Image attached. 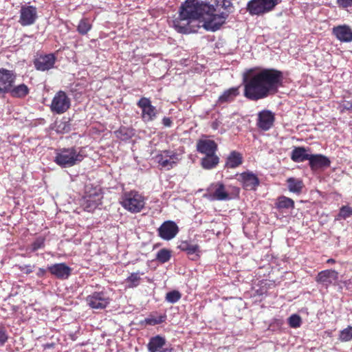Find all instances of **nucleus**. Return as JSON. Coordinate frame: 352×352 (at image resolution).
I'll return each instance as SVG.
<instances>
[{
	"label": "nucleus",
	"mask_w": 352,
	"mask_h": 352,
	"mask_svg": "<svg viewBox=\"0 0 352 352\" xmlns=\"http://www.w3.org/2000/svg\"><path fill=\"white\" fill-rule=\"evenodd\" d=\"M283 81L281 72L274 69H250L243 75V96L252 101L277 93Z\"/></svg>",
	"instance_id": "nucleus-1"
},
{
	"label": "nucleus",
	"mask_w": 352,
	"mask_h": 352,
	"mask_svg": "<svg viewBox=\"0 0 352 352\" xmlns=\"http://www.w3.org/2000/svg\"><path fill=\"white\" fill-rule=\"evenodd\" d=\"M209 10L207 3L200 0H186L180 8L179 14L173 21L175 29L180 33L188 34L195 31L197 21H201L204 12Z\"/></svg>",
	"instance_id": "nucleus-2"
},
{
	"label": "nucleus",
	"mask_w": 352,
	"mask_h": 352,
	"mask_svg": "<svg viewBox=\"0 0 352 352\" xmlns=\"http://www.w3.org/2000/svg\"><path fill=\"white\" fill-rule=\"evenodd\" d=\"M239 188L218 182L211 184L204 197L210 201H228L238 197Z\"/></svg>",
	"instance_id": "nucleus-3"
},
{
	"label": "nucleus",
	"mask_w": 352,
	"mask_h": 352,
	"mask_svg": "<svg viewBox=\"0 0 352 352\" xmlns=\"http://www.w3.org/2000/svg\"><path fill=\"white\" fill-rule=\"evenodd\" d=\"M86 156L82 148H64L57 149L54 162L61 168H69L80 163Z\"/></svg>",
	"instance_id": "nucleus-4"
},
{
	"label": "nucleus",
	"mask_w": 352,
	"mask_h": 352,
	"mask_svg": "<svg viewBox=\"0 0 352 352\" xmlns=\"http://www.w3.org/2000/svg\"><path fill=\"white\" fill-rule=\"evenodd\" d=\"M120 204L127 211L135 214L142 211L146 204V198L136 190H130L122 194Z\"/></svg>",
	"instance_id": "nucleus-5"
},
{
	"label": "nucleus",
	"mask_w": 352,
	"mask_h": 352,
	"mask_svg": "<svg viewBox=\"0 0 352 352\" xmlns=\"http://www.w3.org/2000/svg\"><path fill=\"white\" fill-rule=\"evenodd\" d=\"M278 0H250L247 4V11L252 16L263 15L274 10Z\"/></svg>",
	"instance_id": "nucleus-6"
},
{
	"label": "nucleus",
	"mask_w": 352,
	"mask_h": 352,
	"mask_svg": "<svg viewBox=\"0 0 352 352\" xmlns=\"http://www.w3.org/2000/svg\"><path fill=\"white\" fill-rule=\"evenodd\" d=\"M228 17L226 12H204L201 21L203 27L208 31L214 32L225 23Z\"/></svg>",
	"instance_id": "nucleus-7"
},
{
	"label": "nucleus",
	"mask_w": 352,
	"mask_h": 352,
	"mask_svg": "<svg viewBox=\"0 0 352 352\" xmlns=\"http://www.w3.org/2000/svg\"><path fill=\"white\" fill-rule=\"evenodd\" d=\"M181 155L173 150H164L155 155V161L161 168L170 170L181 160Z\"/></svg>",
	"instance_id": "nucleus-8"
},
{
	"label": "nucleus",
	"mask_w": 352,
	"mask_h": 352,
	"mask_svg": "<svg viewBox=\"0 0 352 352\" xmlns=\"http://www.w3.org/2000/svg\"><path fill=\"white\" fill-rule=\"evenodd\" d=\"M102 195L100 189L91 188L86 190L80 205L87 212H93L102 204Z\"/></svg>",
	"instance_id": "nucleus-9"
},
{
	"label": "nucleus",
	"mask_w": 352,
	"mask_h": 352,
	"mask_svg": "<svg viewBox=\"0 0 352 352\" xmlns=\"http://www.w3.org/2000/svg\"><path fill=\"white\" fill-rule=\"evenodd\" d=\"M70 105L71 100L66 93L63 91H59L54 96L50 109L54 113L62 114L69 109Z\"/></svg>",
	"instance_id": "nucleus-10"
},
{
	"label": "nucleus",
	"mask_w": 352,
	"mask_h": 352,
	"mask_svg": "<svg viewBox=\"0 0 352 352\" xmlns=\"http://www.w3.org/2000/svg\"><path fill=\"white\" fill-rule=\"evenodd\" d=\"M138 107L141 109V118L145 123L154 121L158 114L155 107L153 106L150 99L143 97L137 102Z\"/></svg>",
	"instance_id": "nucleus-11"
},
{
	"label": "nucleus",
	"mask_w": 352,
	"mask_h": 352,
	"mask_svg": "<svg viewBox=\"0 0 352 352\" xmlns=\"http://www.w3.org/2000/svg\"><path fill=\"white\" fill-rule=\"evenodd\" d=\"M87 305L94 309H104L110 303V298L104 292H94L86 298Z\"/></svg>",
	"instance_id": "nucleus-12"
},
{
	"label": "nucleus",
	"mask_w": 352,
	"mask_h": 352,
	"mask_svg": "<svg viewBox=\"0 0 352 352\" xmlns=\"http://www.w3.org/2000/svg\"><path fill=\"white\" fill-rule=\"evenodd\" d=\"M179 227L177 223L170 220L164 221L158 228V236L164 241H170L174 239L179 232Z\"/></svg>",
	"instance_id": "nucleus-13"
},
{
	"label": "nucleus",
	"mask_w": 352,
	"mask_h": 352,
	"mask_svg": "<svg viewBox=\"0 0 352 352\" xmlns=\"http://www.w3.org/2000/svg\"><path fill=\"white\" fill-rule=\"evenodd\" d=\"M37 19L36 8L32 6H23L20 10L19 23L23 26L31 25Z\"/></svg>",
	"instance_id": "nucleus-14"
},
{
	"label": "nucleus",
	"mask_w": 352,
	"mask_h": 352,
	"mask_svg": "<svg viewBox=\"0 0 352 352\" xmlns=\"http://www.w3.org/2000/svg\"><path fill=\"white\" fill-rule=\"evenodd\" d=\"M15 80L14 74L6 69H0V94L8 93Z\"/></svg>",
	"instance_id": "nucleus-15"
},
{
	"label": "nucleus",
	"mask_w": 352,
	"mask_h": 352,
	"mask_svg": "<svg viewBox=\"0 0 352 352\" xmlns=\"http://www.w3.org/2000/svg\"><path fill=\"white\" fill-rule=\"evenodd\" d=\"M56 56L53 54L40 55L34 61L35 68L39 71H47L54 67Z\"/></svg>",
	"instance_id": "nucleus-16"
},
{
	"label": "nucleus",
	"mask_w": 352,
	"mask_h": 352,
	"mask_svg": "<svg viewBox=\"0 0 352 352\" xmlns=\"http://www.w3.org/2000/svg\"><path fill=\"white\" fill-rule=\"evenodd\" d=\"M47 270L59 279H67L72 273V268L65 263H55L47 267Z\"/></svg>",
	"instance_id": "nucleus-17"
},
{
	"label": "nucleus",
	"mask_w": 352,
	"mask_h": 352,
	"mask_svg": "<svg viewBox=\"0 0 352 352\" xmlns=\"http://www.w3.org/2000/svg\"><path fill=\"white\" fill-rule=\"evenodd\" d=\"M332 33L340 42H352V28L348 25L344 24L333 27Z\"/></svg>",
	"instance_id": "nucleus-18"
},
{
	"label": "nucleus",
	"mask_w": 352,
	"mask_h": 352,
	"mask_svg": "<svg viewBox=\"0 0 352 352\" xmlns=\"http://www.w3.org/2000/svg\"><path fill=\"white\" fill-rule=\"evenodd\" d=\"M239 180L242 183L243 187L248 190H255L259 185V179L257 176L250 171L240 174Z\"/></svg>",
	"instance_id": "nucleus-19"
},
{
	"label": "nucleus",
	"mask_w": 352,
	"mask_h": 352,
	"mask_svg": "<svg viewBox=\"0 0 352 352\" xmlns=\"http://www.w3.org/2000/svg\"><path fill=\"white\" fill-rule=\"evenodd\" d=\"M338 280V273L332 270L321 271L316 276V280L328 287L331 284H336Z\"/></svg>",
	"instance_id": "nucleus-20"
},
{
	"label": "nucleus",
	"mask_w": 352,
	"mask_h": 352,
	"mask_svg": "<svg viewBox=\"0 0 352 352\" xmlns=\"http://www.w3.org/2000/svg\"><path fill=\"white\" fill-rule=\"evenodd\" d=\"M274 116L268 110H263L258 114L257 126L263 131L269 130L274 124Z\"/></svg>",
	"instance_id": "nucleus-21"
},
{
	"label": "nucleus",
	"mask_w": 352,
	"mask_h": 352,
	"mask_svg": "<svg viewBox=\"0 0 352 352\" xmlns=\"http://www.w3.org/2000/svg\"><path fill=\"white\" fill-rule=\"evenodd\" d=\"M197 149L198 152L208 155L215 153L217 145L213 140H201L197 142Z\"/></svg>",
	"instance_id": "nucleus-22"
},
{
	"label": "nucleus",
	"mask_w": 352,
	"mask_h": 352,
	"mask_svg": "<svg viewBox=\"0 0 352 352\" xmlns=\"http://www.w3.org/2000/svg\"><path fill=\"white\" fill-rule=\"evenodd\" d=\"M309 162L312 169L328 167L330 165V160L327 157L320 154H311Z\"/></svg>",
	"instance_id": "nucleus-23"
},
{
	"label": "nucleus",
	"mask_w": 352,
	"mask_h": 352,
	"mask_svg": "<svg viewBox=\"0 0 352 352\" xmlns=\"http://www.w3.org/2000/svg\"><path fill=\"white\" fill-rule=\"evenodd\" d=\"M166 344L164 338L160 336H156L151 338L148 343V349L150 352H164L162 350L163 346Z\"/></svg>",
	"instance_id": "nucleus-24"
},
{
	"label": "nucleus",
	"mask_w": 352,
	"mask_h": 352,
	"mask_svg": "<svg viewBox=\"0 0 352 352\" xmlns=\"http://www.w3.org/2000/svg\"><path fill=\"white\" fill-rule=\"evenodd\" d=\"M309 149L305 147H295L291 154V159L295 162H302L309 160L311 154L308 153Z\"/></svg>",
	"instance_id": "nucleus-25"
},
{
	"label": "nucleus",
	"mask_w": 352,
	"mask_h": 352,
	"mask_svg": "<svg viewBox=\"0 0 352 352\" xmlns=\"http://www.w3.org/2000/svg\"><path fill=\"white\" fill-rule=\"evenodd\" d=\"M178 248L186 252L188 255H193V260L199 256V247L195 243L184 241L179 245Z\"/></svg>",
	"instance_id": "nucleus-26"
},
{
	"label": "nucleus",
	"mask_w": 352,
	"mask_h": 352,
	"mask_svg": "<svg viewBox=\"0 0 352 352\" xmlns=\"http://www.w3.org/2000/svg\"><path fill=\"white\" fill-rule=\"evenodd\" d=\"M243 162L241 154L236 151H232L228 156L226 166L230 168H234L239 166Z\"/></svg>",
	"instance_id": "nucleus-27"
},
{
	"label": "nucleus",
	"mask_w": 352,
	"mask_h": 352,
	"mask_svg": "<svg viewBox=\"0 0 352 352\" xmlns=\"http://www.w3.org/2000/svg\"><path fill=\"white\" fill-rule=\"evenodd\" d=\"M239 94L238 87H232L225 91L218 98L219 104L230 102Z\"/></svg>",
	"instance_id": "nucleus-28"
},
{
	"label": "nucleus",
	"mask_w": 352,
	"mask_h": 352,
	"mask_svg": "<svg viewBox=\"0 0 352 352\" xmlns=\"http://www.w3.org/2000/svg\"><path fill=\"white\" fill-rule=\"evenodd\" d=\"M288 189L290 192L299 195L301 193L304 187L301 179L294 177H289L287 179Z\"/></svg>",
	"instance_id": "nucleus-29"
},
{
	"label": "nucleus",
	"mask_w": 352,
	"mask_h": 352,
	"mask_svg": "<svg viewBox=\"0 0 352 352\" xmlns=\"http://www.w3.org/2000/svg\"><path fill=\"white\" fill-rule=\"evenodd\" d=\"M219 158L215 153L206 155L201 160V165L205 169H212L219 163Z\"/></svg>",
	"instance_id": "nucleus-30"
},
{
	"label": "nucleus",
	"mask_w": 352,
	"mask_h": 352,
	"mask_svg": "<svg viewBox=\"0 0 352 352\" xmlns=\"http://www.w3.org/2000/svg\"><path fill=\"white\" fill-rule=\"evenodd\" d=\"M276 205L279 210H289L294 208V201L289 197L281 196L278 198Z\"/></svg>",
	"instance_id": "nucleus-31"
},
{
	"label": "nucleus",
	"mask_w": 352,
	"mask_h": 352,
	"mask_svg": "<svg viewBox=\"0 0 352 352\" xmlns=\"http://www.w3.org/2000/svg\"><path fill=\"white\" fill-rule=\"evenodd\" d=\"M8 93H10L14 97L21 98L25 96L29 93V89L25 85L21 84L13 88L12 87Z\"/></svg>",
	"instance_id": "nucleus-32"
},
{
	"label": "nucleus",
	"mask_w": 352,
	"mask_h": 352,
	"mask_svg": "<svg viewBox=\"0 0 352 352\" xmlns=\"http://www.w3.org/2000/svg\"><path fill=\"white\" fill-rule=\"evenodd\" d=\"M140 274L142 275L143 273H142V274H140V272L131 273V275L125 280V282L127 284V287H131V288L137 287L140 284Z\"/></svg>",
	"instance_id": "nucleus-33"
},
{
	"label": "nucleus",
	"mask_w": 352,
	"mask_h": 352,
	"mask_svg": "<svg viewBox=\"0 0 352 352\" xmlns=\"http://www.w3.org/2000/svg\"><path fill=\"white\" fill-rule=\"evenodd\" d=\"M91 28V25L87 19H82L80 21L78 25V32L81 34H87Z\"/></svg>",
	"instance_id": "nucleus-34"
},
{
	"label": "nucleus",
	"mask_w": 352,
	"mask_h": 352,
	"mask_svg": "<svg viewBox=\"0 0 352 352\" xmlns=\"http://www.w3.org/2000/svg\"><path fill=\"white\" fill-rule=\"evenodd\" d=\"M339 340L341 342H349L352 340V327L348 326L346 328L340 331Z\"/></svg>",
	"instance_id": "nucleus-35"
},
{
	"label": "nucleus",
	"mask_w": 352,
	"mask_h": 352,
	"mask_svg": "<svg viewBox=\"0 0 352 352\" xmlns=\"http://www.w3.org/2000/svg\"><path fill=\"white\" fill-rule=\"evenodd\" d=\"M352 216V208L349 206H344L340 209L339 214H338L336 219H346L348 217Z\"/></svg>",
	"instance_id": "nucleus-36"
},
{
	"label": "nucleus",
	"mask_w": 352,
	"mask_h": 352,
	"mask_svg": "<svg viewBox=\"0 0 352 352\" xmlns=\"http://www.w3.org/2000/svg\"><path fill=\"white\" fill-rule=\"evenodd\" d=\"M116 137L122 140L129 139L133 135L132 131L126 128H121L115 132Z\"/></svg>",
	"instance_id": "nucleus-37"
},
{
	"label": "nucleus",
	"mask_w": 352,
	"mask_h": 352,
	"mask_svg": "<svg viewBox=\"0 0 352 352\" xmlns=\"http://www.w3.org/2000/svg\"><path fill=\"white\" fill-rule=\"evenodd\" d=\"M170 252L166 249L160 250L156 256V258L161 263H164L168 261L170 258Z\"/></svg>",
	"instance_id": "nucleus-38"
},
{
	"label": "nucleus",
	"mask_w": 352,
	"mask_h": 352,
	"mask_svg": "<svg viewBox=\"0 0 352 352\" xmlns=\"http://www.w3.org/2000/svg\"><path fill=\"white\" fill-rule=\"evenodd\" d=\"M182 297L179 292L177 290H173L170 292H168L166 295V300L170 303H175L177 302Z\"/></svg>",
	"instance_id": "nucleus-39"
},
{
	"label": "nucleus",
	"mask_w": 352,
	"mask_h": 352,
	"mask_svg": "<svg viewBox=\"0 0 352 352\" xmlns=\"http://www.w3.org/2000/svg\"><path fill=\"white\" fill-rule=\"evenodd\" d=\"M166 316L165 315H160L157 316H150L147 318H146L145 321L146 323L150 325H155L158 324H161L166 320Z\"/></svg>",
	"instance_id": "nucleus-40"
},
{
	"label": "nucleus",
	"mask_w": 352,
	"mask_h": 352,
	"mask_svg": "<svg viewBox=\"0 0 352 352\" xmlns=\"http://www.w3.org/2000/svg\"><path fill=\"white\" fill-rule=\"evenodd\" d=\"M302 323L301 318L297 314H292L288 318V324L292 328H298Z\"/></svg>",
	"instance_id": "nucleus-41"
},
{
	"label": "nucleus",
	"mask_w": 352,
	"mask_h": 352,
	"mask_svg": "<svg viewBox=\"0 0 352 352\" xmlns=\"http://www.w3.org/2000/svg\"><path fill=\"white\" fill-rule=\"evenodd\" d=\"M207 6L209 7V10L207 12L220 13L221 10L223 9L220 0H211V2L207 4Z\"/></svg>",
	"instance_id": "nucleus-42"
},
{
	"label": "nucleus",
	"mask_w": 352,
	"mask_h": 352,
	"mask_svg": "<svg viewBox=\"0 0 352 352\" xmlns=\"http://www.w3.org/2000/svg\"><path fill=\"white\" fill-rule=\"evenodd\" d=\"M45 245V239L38 237L31 245L32 252H36L39 249L43 248Z\"/></svg>",
	"instance_id": "nucleus-43"
},
{
	"label": "nucleus",
	"mask_w": 352,
	"mask_h": 352,
	"mask_svg": "<svg viewBox=\"0 0 352 352\" xmlns=\"http://www.w3.org/2000/svg\"><path fill=\"white\" fill-rule=\"evenodd\" d=\"M220 3H221L223 10H224L221 12H226L228 15L232 12L233 8L232 2L230 0H220Z\"/></svg>",
	"instance_id": "nucleus-44"
},
{
	"label": "nucleus",
	"mask_w": 352,
	"mask_h": 352,
	"mask_svg": "<svg viewBox=\"0 0 352 352\" xmlns=\"http://www.w3.org/2000/svg\"><path fill=\"white\" fill-rule=\"evenodd\" d=\"M16 267L23 273L25 274H30L32 273L34 270V268L35 267L34 265H16Z\"/></svg>",
	"instance_id": "nucleus-45"
},
{
	"label": "nucleus",
	"mask_w": 352,
	"mask_h": 352,
	"mask_svg": "<svg viewBox=\"0 0 352 352\" xmlns=\"http://www.w3.org/2000/svg\"><path fill=\"white\" fill-rule=\"evenodd\" d=\"M8 336L6 327L0 324V344L3 345L8 340Z\"/></svg>",
	"instance_id": "nucleus-46"
},
{
	"label": "nucleus",
	"mask_w": 352,
	"mask_h": 352,
	"mask_svg": "<svg viewBox=\"0 0 352 352\" xmlns=\"http://www.w3.org/2000/svg\"><path fill=\"white\" fill-rule=\"evenodd\" d=\"M339 7L347 8L352 6V0H337Z\"/></svg>",
	"instance_id": "nucleus-47"
},
{
	"label": "nucleus",
	"mask_w": 352,
	"mask_h": 352,
	"mask_svg": "<svg viewBox=\"0 0 352 352\" xmlns=\"http://www.w3.org/2000/svg\"><path fill=\"white\" fill-rule=\"evenodd\" d=\"M162 124L166 127H170L172 125V120L170 118L164 117L162 119Z\"/></svg>",
	"instance_id": "nucleus-48"
},
{
	"label": "nucleus",
	"mask_w": 352,
	"mask_h": 352,
	"mask_svg": "<svg viewBox=\"0 0 352 352\" xmlns=\"http://www.w3.org/2000/svg\"><path fill=\"white\" fill-rule=\"evenodd\" d=\"M46 272H47V270L42 268V267H39L36 272V276L39 278H42V277L45 276V275L46 274Z\"/></svg>",
	"instance_id": "nucleus-49"
},
{
	"label": "nucleus",
	"mask_w": 352,
	"mask_h": 352,
	"mask_svg": "<svg viewBox=\"0 0 352 352\" xmlns=\"http://www.w3.org/2000/svg\"><path fill=\"white\" fill-rule=\"evenodd\" d=\"M211 126L213 129H217L219 126V122L217 121H214L212 123Z\"/></svg>",
	"instance_id": "nucleus-50"
},
{
	"label": "nucleus",
	"mask_w": 352,
	"mask_h": 352,
	"mask_svg": "<svg viewBox=\"0 0 352 352\" xmlns=\"http://www.w3.org/2000/svg\"><path fill=\"white\" fill-rule=\"evenodd\" d=\"M327 263H331V264L334 263H335V260H333L332 258L328 259L327 260Z\"/></svg>",
	"instance_id": "nucleus-51"
}]
</instances>
